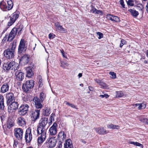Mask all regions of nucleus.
Listing matches in <instances>:
<instances>
[{"label":"nucleus","instance_id":"obj_10","mask_svg":"<svg viewBox=\"0 0 148 148\" xmlns=\"http://www.w3.org/2000/svg\"><path fill=\"white\" fill-rule=\"evenodd\" d=\"M19 14V12H15L11 15V16H10V21L8 23V26H10L15 22L18 18Z\"/></svg>","mask_w":148,"mask_h":148},{"label":"nucleus","instance_id":"obj_23","mask_svg":"<svg viewBox=\"0 0 148 148\" xmlns=\"http://www.w3.org/2000/svg\"><path fill=\"white\" fill-rule=\"evenodd\" d=\"M10 104L8 107V110L10 109V110H15L18 108V104L17 102L14 101L11 102Z\"/></svg>","mask_w":148,"mask_h":148},{"label":"nucleus","instance_id":"obj_62","mask_svg":"<svg viewBox=\"0 0 148 148\" xmlns=\"http://www.w3.org/2000/svg\"><path fill=\"white\" fill-rule=\"evenodd\" d=\"M146 7L147 8L146 9V10L147 12H148V3H147Z\"/></svg>","mask_w":148,"mask_h":148},{"label":"nucleus","instance_id":"obj_37","mask_svg":"<svg viewBox=\"0 0 148 148\" xmlns=\"http://www.w3.org/2000/svg\"><path fill=\"white\" fill-rule=\"evenodd\" d=\"M99 85L101 86V87L104 88H106L107 87V85L104 83L101 82Z\"/></svg>","mask_w":148,"mask_h":148},{"label":"nucleus","instance_id":"obj_28","mask_svg":"<svg viewBox=\"0 0 148 148\" xmlns=\"http://www.w3.org/2000/svg\"><path fill=\"white\" fill-rule=\"evenodd\" d=\"M129 11L130 12L131 14L134 17H136L138 15V12L135 10L130 9L129 10Z\"/></svg>","mask_w":148,"mask_h":148},{"label":"nucleus","instance_id":"obj_63","mask_svg":"<svg viewBox=\"0 0 148 148\" xmlns=\"http://www.w3.org/2000/svg\"><path fill=\"white\" fill-rule=\"evenodd\" d=\"M146 56L147 57H148V51L147 50L146 51Z\"/></svg>","mask_w":148,"mask_h":148},{"label":"nucleus","instance_id":"obj_7","mask_svg":"<svg viewBox=\"0 0 148 148\" xmlns=\"http://www.w3.org/2000/svg\"><path fill=\"white\" fill-rule=\"evenodd\" d=\"M56 142L55 138L52 137L47 139L45 144L47 148H51L56 146Z\"/></svg>","mask_w":148,"mask_h":148},{"label":"nucleus","instance_id":"obj_14","mask_svg":"<svg viewBox=\"0 0 148 148\" xmlns=\"http://www.w3.org/2000/svg\"><path fill=\"white\" fill-rule=\"evenodd\" d=\"M40 114V110L38 109H35L32 111L31 113L32 121L34 122L38 119L39 117Z\"/></svg>","mask_w":148,"mask_h":148},{"label":"nucleus","instance_id":"obj_58","mask_svg":"<svg viewBox=\"0 0 148 148\" xmlns=\"http://www.w3.org/2000/svg\"><path fill=\"white\" fill-rule=\"evenodd\" d=\"M96 10H97V9H92V12L93 13H95L96 12Z\"/></svg>","mask_w":148,"mask_h":148},{"label":"nucleus","instance_id":"obj_32","mask_svg":"<svg viewBox=\"0 0 148 148\" xmlns=\"http://www.w3.org/2000/svg\"><path fill=\"white\" fill-rule=\"evenodd\" d=\"M64 103L66 105L69 106L71 108H76V107L75 105L72 103H71L69 102H68L67 101H65Z\"/></svg>","mask_w":148,"mask_h":148},{"label":"nucleus","instance_id":"obj_38","mask_svg":"<svg viewBox=\"0 0 148 148\" xmlns=\"http://www.w3.org/2000/svg\"><path fill=\"white\" fill-rule=\"evenodd\" d=\"M13 146L14 148H16V147L19 148V144L17 141H16L15 140L14 141V143L13 145Z\"/></svg>","mask_w":148,"mask_h":148},{"label":"nucleus","instance_id":"obj_59","mask_svg":"<svg viewBox=\"0 0 148 148\" xmlns=\"http://www.w3.org/2000/svg\"><path fill=\"white\" fill-rule=\"evenodd\" d=\"M93 88L92 87H91L90 86H89V90H90V91L92 90Z\"/></svg>","mask_w":148,"mask_h":148},{"label":"nucleus","instance_id":"obj_3","mask_svg":"<svg viewBox=\"0 0 148 148\" xmlns=\"http://www.w3.org/2000/svg\"><path fill=\"white\" fill-rule=\"evenodd\" d=\"M18 65L14 61L7 63H4L3 65V69L4 70H13L14 71L18 70Z\"/></svg>","mask_w":148,"mask_h":148},{"label":"nucleus","instance_id":"obj_39","mask_svg":"<svg viewBox=\"0 0 148 148\" xmlns=\"http://www.w3.org/2000/svg\"><path fill=\"white\" fill-rule=\"evenodd\" d=\"M126 44V41L123 39H122L121 41V43L120 45V47L121 48L124 44Z\"/></svg>","mask_w":148,"mask_h":148},{"label":"nucleus","instance_id":"obj_52","mask_svg":"<svg viewBox=\"0 0 148 148\" xmlns=\"http://www.w3.org/2000/svg\"><path fill=\"white\" fill-rule=\"evenodd\" d=\"M54 36H55V35L53 33H50L49 35V38L50 39L54 38Z\"/></svg>","mask_w":148,"mask_h":148},{"label":"nucleus","instance_id":"obj_30","mask_svg":"<svg viewBox=\"0 0 148 148\" xmlns=\"http://www.w3.org/2000/svg\"><path fill=\"white\" fill-rule=\"evenodd\" d=\"M129 143L133 144L136 146H140L142 148L143 147V145L137 142H135L134 141H130L129 142Z\"/></svg>","mask_w":148,"mask_h":148},{"label":"nucleus","instance_id":"obj_35","mask_svg":"<svg viewBox=\"0 0 148 148\" xmlns=\"http://www.w3.org/2000/svg\"><path fill=\"white\" fill-rule=\"evenodd\" d=\"M45 97L46 95L43 93L41 92L40 93V100L42 101Z\"/></svg>","mask_w":148,"mask_h":148},{"label":"nucleus","instance_id":"obj_21","mask_svg":"<svg viewBox=\"0 0 148 148\" xmlns=\"http://www.w3.org/2000/svg\"><path fill=\"white\" fill-rule=\"evenodd\" d=\"M18 124L21 126L24 127L26 125V122L25 119L21 117H18L17 120Z\"/></svg>","mask_w":148,"mask_h":148},{"label":"nucleus","instance_id":"obj_53","mask_svg":"<svg viewBox=\"0 0 148 148\" xmlns=\"http://www.w3.org/2000/svg\"><path fill=\"white\" fill-rule=\"evenodd\" d=\"M99 97L102 98L105 97L106 98H108L109 97V95L107 94H105L104 95H99Z\"/></svg>","mask_w":148,"mask_h":148},{"label":"nucleus","instance_id":"obj_19","mask_svg":"<svg viewBox=\"0 0 148 148\" xmlns=\"http://www.w3.org/2000/svg\"><path fill=\"white\" fill-rule=\"evenodd\" d=\"M29 56L27 55H24L20 59V61L24 65L27 64L29 61Z\"/></svg>","mask_w":148,"mask_h":148},{"label":"nucleus","instance_id":"obj_16","mask_svg":"<svg viewBox=\"0 0 148 148\" xmlns=\"http://www.w3.org/2000/svg\"><path fill=\"white\" fill-rule=\"evenodd\" d=\"M16 79L18 81L23 80L24 77V73L20 70H17L15 73Z\"/></svg>","mask_w":148,"mask_h":148},{"label":"nucleus","instance_id":"obj_34","mask_svg":"<svg viewBox=\"0 0 148 148\" xmlns=\"http://www.w3.org/2000/svg\"><path fill=\"white\" fill-rule=\"evenodd\" d=\"M61 66L63 68H65L64 65L67 66L69 65L68 63L66 62L61 61Z\"/></svg>","mask_w":148,"mask_h":148},{"label":"nucleus","instance_id":"obj_43","mask_svg":"<svg viewBox=\"0 0 148 148\" xmlns=\"http://www.w3.org/2000/svg\"><path fill=\"white\" fill-rule=\"evenodd\" d=\"M62 142L59 141L57 146L56 148H62Z\"/></svg>","mask_w":148,"mask_h":148},{"label":"nucleus","instance_id":"obj_9","mask_svg":"<svg viewBox=\"0 0 148 148\" xmlns=\"http://www.w3.org/2000/svg\"><path fill=\"white\" fill-rule=\"evenodd\" d=\"M29 107L28 105L27 104L22 105L19 108L18 114L21 115H24L27 113Z\"/></svg>","mask_w":148,"mask_h":148},{"label":"nucleus","instance_id":"obj_29","mask_svg":"<svg viewBox=\"0 0 148 148\" xmlns=\"http://www.w3.org/2000/svg\"><path fill=\"white\" fill-rule=\"evenodd\" d=\"M107 127L110 129H119V125H114L111 124L108 125L107 126Z\"/></svg>","mask_w":148,"mask_h":148},{"label":"nucleus","instance_id":"obj_49","mask_svg":"<svg viewBox=\"0 0 148 148\" xmlns=\"http://www.w3.org/2000/svg\"><path fill=\"white\" fill-rule=\"evenodd\" d=\"M14 125L13 122H9L8 123V127L9 128L12 127Z\"/></svg>","mask_w":148,"mask_h":148},{"label":"nucleus","instance_id":"obj_15","mask_svg":"<svg viewBox=\"0 0 148 148\" xmlns=\"http://www.w3.org/2000/svg\"><path fill=\"white\" fill-rule=\"evenodd\" d=\"M6 98L8 104H10L11 102L15 100L14 94L12 92L7 93L6 95Z\"/></svg>","mask_w":148,"mask_h":148},{"label":"nucleus","instance_id":"obj_60","mask_svg":"<svg viewBox=\"0 0 148 148\" xmlns=\"http://www.w3.org/2000/svg\"><path fill=\"white\" fill-rule=\"evenodd\" d=\"M101 12L100 10H96V12L95 14H99V12Z\"/></svg>","mask_w":148,"mask_h":148},{"label":"nucleus","instance_id":"obj_22","mask_svg":"<svg viewBox=\"0 0 148 148\" xmlns=\"http://www.w3.org/2000/svg\"><path fill=\"white\" fill-rule=\"evenodd\" d=\"M66 138V135L63 131H61L59 132L58 136V138L59 141L63 142Z\"/></svg>","mask_w":148,"mask_h":148},{"label":"nucleus","instance_id":"obj_51","mask_svg":"<svg viewBox=\"0 0 148 148\" xmlns=\"http://www.w3.org/2000/svg\"><path fill=\"white\" fill-rule=\"evenodd\" d=\"M94 80L99 85L100 83L102 82L101 80L100 79H94Z\"/></svg>","mask_w":148,"mask_h":148},{"label":"nucleus","instance_id":"obj_13","mask_svg":"<svg viewBox=\"0 0 148 148\" xmlns=\"http://www.w3.org/2000/svg\"><path fill=\"white\" fill-rule=\"evenodd\" d=\"M4 55L7 58L10 59L14 57L15 52L10 50L9 49L5 50L4 52Z\"/></svg>","mask_w":148,"mask_h":148},{"label":"nucleus","instance_id":"obj_8","mask_svg":"<svg viewBox=\"0 0 148 148\" xmlns=\"http://www.w3.org/2000/svg\"><path fill=\"white\" fill-rule=\"evenodd\" d=\"M23 132V130L20 128H17L14 130V135L15 137L19 140L22 139Z\"/></svg>","mask_w":148,"mask_h":148},{"label":"nucleus","instance_id":"obj_47","mask_svg":"<svg viewBox=\"0 0 148 148\" xmlns=\"http://www.w3.org/2000/svg\"><path fill=\"white\" fill-rule=\"evenodd\" d=\"M140 121L144 123H145L147 124V122L148 121V119L147 118H143L141 119L140 120Z\"/></svg>","mask_w":148,"mask_h":148},{"label":"nucleus","instance_id":"obj_1","mask_svg":"<svg viewBox=\"0 0 148 148\" xmlns=\"http://www.w3.org/2000/svg\"><path fill=\"white\" fill-rule=\"evenodd\" d=\"M48 121V119L47 118H41L39 121L37 127V133L40 135L37 139L38 145L41 144L45 140L46 137L47 129L46 126Z\"/></svg>","mask_w":148,"mask_h":148},{"label":"nucleus","instance_id":"obj_42","mask_svg":"<svg viewBox=\"0 0 148 148\" xmlns=\"http://www.w3.org/2000/svg\"><path fill=\"white\" fill-rule=\"evenodd\" d=\"M109 74L111 75V77L112 78H115L116 77V73L113 72H110Z\"/></svg>","mask_w":148,"mask_h":148},{"label":"nucleus","instance_id":"obj_20","mask_svg":"<svg viewBox=\"0 0 148 148\" xmlns=\"http://www.w3.org/2000/svg\"><path fill=\"white\" fill-rule=\"evenodd\" d=\"M96 132L100 135H104L108 133L106 130L103 127H98L95 128Z\"/></svg>","mask_w":148,"mask_h":148},{"label":"nucleus","instance_id":"obj_24","mask_svg":"<svg viewBox=\"0 0 148 148\" xmlns=\"http://www.w3.org/2000/svg\"><path fill=\"white\" fill-rule=\"evenodd\" d=\"M64 147L65 148H74L71 139H69L66 140L64 143Z\"/></svg>","mask_w":148,"mask_h":148},{"label":"nucleus","instance_id":"obj_44","mask_svg":"<svg viewBox=\"0 0 148 148\" xmlns=\"http://www.w3.org/2000/svg\"><path fill=\"white\" fill-rule=\"evenodd\" d=\"M58 29L62 32H65L66 31V29L62 27V26L61 25H60V26H58Z\"/></svg>","mask_w":148,"mask_h":148},{"label":"nucleus","instance_id":"obj_6","mask_svg":"<svg viewBox=\"0 0 148 148\" xmlns=\"http://www.w3.org/2000/svg\"><path fill=\"white\" fill-rule=\"evenodd\" d=\"M25 43L26 41L24 39H21L18 49V53L21 55L23 53H25L27 49V46L25 45Z\"/></svg>","mask_w":148,"mask_h":148},{"label":"nucleus","instance_id":"obj_4","mask_svg":"<svg viewBox=\"0 0 148 148\" xmlns=\"http://www.w3.org/2000/svg\"><path fill=\"white\" fill-rule=\"evenodd\" d=\"M34 80L32 79L27 81L25 83L23 84V90L26 92H29L34 86Z\"/></svg>","mask_w":148,"mask_h":148},{"label":"nucleus","instance_id":"obj_5","mask_svg":"<svg viewBox=\"0 0 148 148\" xmlns=\"http://www.w3.org/2000/svg\"><path fill=\"white\" fill-rule=\"evenodd\" d=\"M15 28H13L10 32L9 35H6L3 39L4 41H11L15 38L16 35V30Z\"/></svg>","mask_w":148,"mask_h":148},{"label":"nucleus","instance_id":"obj_50","mask_svg":"<svg viewBox=\"0 0 148 148\" xmlns=\"http://www.w3.org/2000/svg\"><path fill=\"white\" fill-rule=\"evenodd\" d=\"M120 3L123 8H125V5L124 4V2L123 0H120Z\"/></svg>","mask_w":148,"mask_h":148},{"label":"nucleus","instance_id":"obj_25","mask_svg":"<svg viewBox=\"0 0 148 148\" xmlns=\"http://www.w3.org/2000/svg\"><path fill=\"white\" fill-rule=\"evenodd\" d=\"M9 84L8 83H4L1 88V92L2 93H5L8 91L9 90Z\"/></svg>","mask_w":148,"mask_h":148},{"label":"nucleus","instance_id":"obj_46","mask_svg":"<svg viewBox=\"0 0 148 148\" xmlns=\"http://www.w3.org/2000/svg\"><path fill=\"white\" fill-rule=\"evenodd\" d=\"M4 107V102H0V109L3 110V109Z\"/></svg>","mask_w":148,"mask_h":148},{"label":"nucleus","instance_id":"obj_54","mask_svg":"<svg viewBox=\"0 0 148 148\" xmlns=\"http://www.w3.org/2000/svg\"><path fill=\"white\" fill-rule=\"evenodd\" d=\"M4 102V98L3 96L1 95H0V102Z\"/></svg>","mask_w":148,"mask_h":148},{"label":"nucleus","instance_id":"obj_12","mask_svg":"<svg viewBox=\"0 0 148 148\" xmlns=\"http://www.w3.org/2000/svg\"><path fill=\"white\" fill-rule=\"evenodd\" d=\"M26 142L29 143L32 140V137L31 132V130L30 128L27 129L25 136Z\"/></svg>","mask_w":148,"mask_h":148},{"label":"nucleus","instance_id":"obj_40","mask_svg":"<svg viewBox=\"0 0 148 148\" xmlns=\"http://www.w3.org/2000/svg\"><path fill=\"white\" fill-rule=\"evenodd\" d=\"M99 36L98 38L99 39H100L103 37V34L99 32H97L96 33Z\"/></svg>","mask_w":148,"mask_h":148},{"label":"nucleus","instance_id":"obj_31","mask_svg":"<svg viewBox=\"0 0 148 148\" xmlns=\"http://www.w3.org/2000/svg\"><path fill=\"white\" fill-rule=\"evenodd\" d=\"M124 96V94L123 93V92H122L121 91H116V97H122L123 96Z\"/></svg>","mask_w":148,"mask_h":148},{"label":"nucleus","instance_id":"obj_55","mask_svg":"<svg viewBox=\"0 0 148 148\" xmlns=\"http://www.w3.org/2000/svg\"><path fill=\"white\" fill-rule=\"evenodd\" d=\"M134 106L135 107H138V109H140L141 107L140 106V103H136L134 104Z\"/></svg>","mask_w":148,"mask_h":148},{"label":"nucleus","instance_id":"obj_57","mask_svg":"<svg viewBox=\"0 0 148 148\" xmlns=\"http://www.w3.org/2000/svg\"><path fill=\"white\" fill-rule=\"evenodd\" d=\"M55 25L56 27H57V28H58V26H60V25H59L58 23H55Z\"/></svg>","mask_w":148,"mask_h":148},{"label":"nucleus","instance_id":"obj_33","mask_svg":"<svg viewBox=\"0 0 148 148\" xmlns=\"http://www.w3.org/2000/svg\"><path fill=\"white\" fill-rule=\"evenodd\" d=\"M50 114V109L47 108L46 109L45 111V112L44 113V115L45 116H47L49 115Z\"/></svg>","mask_w":148,"mask_h":148},{"label":"nucleus","instance_id":"obj_17","mask_svg":"<svg viewBox=\"0 0 148 148\" xmlns=\"http://www.w3.org/2000/svg\"><path fill=\"white\" fill-rule=\"evenodd\" d=\"M58 125L56 123H54L52 126L50 128L49 132L50 134L51 135H54L57 133Z\"/></svg>","mask_w":148,"mask_h":148},{"label":"nucleus","instance_id":"obj_61","mask_svg":"<svg viewBox=\"0 0 148 148\" xmlns=\"http://www.w3.org/2000/svg\"><path fill=\"white\" fill-rule=\"evenodd\" d=\"M78 76L79 77H81L82 76V74L81 73H79L78 74Z\"/></svg>","mask_w":148,"mask_h":148},{"label":"nucleus","instance_id":"obj_48","mask_svg":"<svg viewBox=\"0 0 148 148\" xmlns=\"http://www.w3.org/2000/svg\"><path fill=\"white\" fill-rule=\"evenodd\" d=\"M43 81V79L41 78L39 79L38 83L39 85V86L40 87H41L42 86V82Z\"/></svg>","mask_w":148,"mask_h":148},{"label":"nucleus","instance_id":"obj_41","mask_svg":"<svg viewBox=\"0 0 148 148\" xmlns=\"http://www.w3.org/2000/svg\"><path fill=\"white\" fill-rule=\"evenodd\" d=\"M126 2L128 5L133 6L134 5L133 2L132 0H128V1H126Z\"/></svg>","mask_w":148,"mask_h":148},{"label":"nucleus","instance_id":"obj_64","mask_svg":"<svg viewBox=\"0 0 148 148\" xmlns=\"http://www.w3.org/2000/svg\"><path fill=\"white\" fill-rule=\"evenodd\" d=\"M82 142L84 144H86V141H85L84 140H82Z\"/></svg>","mask_w":148,"mask_h":148},{"label":"nucleus","instance_id":"obj_11","mask_svg":"<svg viewBox=\"0 0 148 148\" xmlns=\"http://www.w3.org/2000/svg\"><path fill=\"white\" fill-rule=\"evenodd\" d=\"M42 101L37 97H35L33 99V103L37 109H41L42 106L41 103Z\"/></svg>","mask_w":148,"mask_h":148},{"label":"nucleus","instance_id":"obj_27","mask_svg":"<svg viewBox=\"0 0 148 148\" xmlns=\"http://www.w3.org/2000/svg\"><path fill=\"white\" fill-rule=\"evenodd\" d=\"M16 42H13L10 44V45L9 48L7 49H9L10 50L13 51L15 52V49L16 47Z\"/></svg>","mask_w":148,"mask_h":148},{"label":"nucleus","instance_id":"obj_36","mask_svg":"<svg viewBox=\"0 0 148 148\" xmlns=\"http://www.w3.org/2000/svg\"><path fill=\"white\" fill-rule=\"evenodd\" d=\"M18 28H17L16 27H14V28H15L16 30V34L17 33V32H18V34H19V33H21V31L22 30V27H20V26H19V27H18Z\"/></svg>","mask_w":148,"mask_h":148},{"label":"nucleus","instance_id":"obj_45","mask_svg":"<svg viewBox=\"0 0 148 148\" xmlns=\"http://www.w3.org/2000/svg\"><path fill=\"white\" fill-rule=\"evenodd\" d=\"M140 106L141 107V108H140V109H144L146 107V104L144 103H140Z\"/></svg>","mask_w":148,"mask_h":148},{"label":"nucleus","instance_id":"obj_2","mask_svg":"<svg viewBox=\"0 0 148 148\" xmlns=\"http://www.w3.org/2000/svg\"><path fill=\"white\" fill-rule=\"evenodd\" d=\"M13 4L11 0H3L0 3V8L3 11L11 10L13 8Z\"/></svg>","mask_w":148,"mask_h":148},{"label":"nucleus","instance_id":"obj_26","mask_svg":"<svg viewBox=\"0 0 148 148\" xmlns=\"http://www.w3.org/2000/svg\"><path fill=\"white\" fill-rule=\"evenodd\" d=\"M26 76L29 77H31L33 75L34 73L32 71V68L31 67H28L26 69Z\"/></svg>","mask_w":148,"mask_h":148},{"label":"nucleus","instance_id":"obj_18","mask_svg":"<svg viewBox=\"0 0 148 148\" xmlns=\"http://www.w3.org/2000/svg\"><path fill=\"white\" fill-rule=\"evenodd\" d=\"M106 18L109 20L115 22H119L120 21L119 17L117 16H114L110 14H108L106 15Z\"/></svg>","mask_w":148,"mask_h":148},{"label":"nucleus","instance_id":"obj_56","mask_svg":"<svg viewBox=\"0 0 148 148\" xmlns=\"http://www.w3.org/2000/svg\"><path fill=\"white\" fill-rule=\"evenodd\" d=\"M60 51H61V52L62 54V55L64 57L67 58V57L66 56H65V55H64L65 52L63 50H61Z\"/></svg>","mask_w":148,"mask_h":148}]
</instances>
